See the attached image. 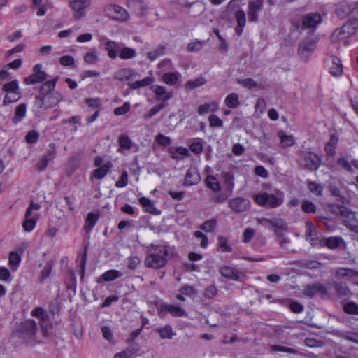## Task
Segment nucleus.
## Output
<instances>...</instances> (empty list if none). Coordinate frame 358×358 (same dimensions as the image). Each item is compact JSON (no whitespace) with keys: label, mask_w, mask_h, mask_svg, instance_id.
I'll return each mask as SVG.
<instances>
[{"label":"nucleus","mask_w":358,"mask_h":358,"mask_svg":"<svg viewBox=\"0 0 358 358\" xmlns=\"http://www.w3.org/2000/svg\"><path fill=\"white\" fill-rule=\"evenodd\" d=\"M139 203L143 208L145 212L154 215L159 213L154 204L149 199L142 196L139 199Z\"/></svg>","instance_id":"nucleus-32"},{"label":"nucleus","mask_w":358,"mask_h":358,"mask_svg":"<svg viewBox=\"0 0 358 358\" xmlns=\"http://www.w3.org/2000/svg\"><path fill=\"white\" fill-rule=\"evenodd\" d=\"M333 287L337 293L339 298H343L348 296L350 293V290L348 287L343 282H334L333 283Z\"/></svg>","instance_id":"nucleus-33"},{"label":"nucleus","mask_w":358,"mask_h":358,"mask_svg":"<svg viewBox=\"0 0 358 358\" xmlns=\"http://www.w3.org/2000/svg\"><path fill=\"white\" fill-rule=\"evenodd\" d=\"M217 108V103L216 102L213 101L208 103L200 105L198 107L197 112L199 115H204L210 112L216 111Z\"/></svg>","instance_id":"nucleus-41"},{"label":"nucleus","mask_w":358,"mask_h":358,"mask_svg":"<svg viewBox=\"0 0 358 358\" xmlns=\"http://www.w3.org/2000/svg\"><path fill=\"white\" fill-rule=\"evenodd\" d=\"M180 76L178 73L168 72L162 76V80L167 85H174L179 80Z\"/></svg>","instance_id":"nucleus-40"},{"label":"nucleus","mask_w":358,"mask_h":358,"mask_svg":"<svg viewBox=\"0 0 358 358\" xmlns=\"http://www.w3.org/2000/svg\"><path fill=\"white\" fill-rule=\"evenodd\" d=\"M167 103H161L152 107L147 114L145 115V118H150L158 113L161 110L166 107Z\"/></svg>","instance_id":"nucleus-60"},{"label":"nucleus","mask_w":358,"mask_h":358,"mask_svg":"<svg viewBox=\"0 0 358 358\" xmlns=\"http://www.w3.org/2000/svg\"><path fill=\"white\" fill-rule=\"evenodd\" d=\"M38 136V133L36 131L31 130L25 136L26 142L29 144L35 143L37 142Z\"/></svg>","instance_id":"nucleus-64"},{"label":"nucleus","mask_w":358,"mask_h":358,"mask_svg":"<svg viewBox=\"0 0 358 358\" xmlns=\"http://www.w3.org/2000/svg\"><path fill=\"white\" fill-rule=\"evenodd\" d=\"M136 52L134 48L124 47L120 52V57L122 59H129L136 57Z\"/></svg>","instance_id":"nucleus-45"},{"label":"nucleus","mask_w":358,"mask_h":358,"mask_svg":"<svg viewBox=\"0 0 358 358\" xmlns=\"http://www.w3.org/2000/svg\"><path fill=\"white\" fill-rule=\"evenodd\" d=\"M203 45V41L196 40L194 42L189 43L187 46V50L188 52H196L199 51Z\"/></svg>","instance_id":"nucleus-63"},{"label":"nucleus","mask_w":358,"mask_h":358,"mask_svg":"<svg viewBox=\"0 0 358 358\" xmlns=\"http://www.w3.org/2000/svg\"><path fill=\"white\" fill-rule=\"evenodd\" d=\"M263 8V1H252L248 3V16L250 22H257L259 20L258 13Z\"/></svg>","instance_id":"nucleus-16"},{"label":"nucleus","mask_w":358,"mask_h":358,"mask_svg":"<svg viewBox=\"0 0 358 358\" xmlns=\"http://www.w3.org/2000/svg\"><path fill=\"white\" fill-rule=\"evenodd\" d=\"M229 206L236 213H242L250 209V201L243 197H235L229 200Z\"/></svg>","instance_id":"nucleus-13"},{"label":"nucleus","mask_w":358,"mask_h":358,"mask_svg":"<svg viewBox=\"0 0 358 358\" xmlns=\"http://www.w3.org/2000/svg\"><path fill=\"white\" fill-rule=\"evenodd\" d=\"M111 167L112 164L108 162V163L94 169L92 173V176L96 179L101 180L107 175Z\"/></svg>","instance_id":"nucleus-28"},{"label":"nucleus","mask_w":358,"mask_h":358,"mask_svg":"<svg viewBox=\"0 0 358 358\" xmlns=\"http://www.w3.org/2000/svg\"><path fill=\"white\" fill-rule=\"evenodd\" d=\"M341 237H334L331 236L324 240L322 239L320 241V245L327 246L328 248L331 250H334L338 248L341 244Z\"/></svg>","instance_id":"nucleus-29"},{"label":"nucleus","mask_w":358,"mask_h":358,"mask_svg":"<svg viewBox=\"0 0 358 358\" xmlns=\"http://www.w3.org/2000/svg\"><path fill=\"white\" fill-rule=\"evenodd\" d=\"M303 162L306 169L310 171H315L321 165L322 159L317 154L309 152L304 155Z\"/></svg>","instance_id":"nucleus-14"},{"label":"nucleus","mask_w":358,"mask_h":358,"mask_svg":"<svg viewBox=\"0 0 358 358\" xmlns=\"http://www.w3.org/2000/svg\"><path fill=\"white\" fill-rule=\"evenodd\" d=\"M165 53V48L163 45H160L153 51H150L148 53V58L151 60H155L160 56H162Z\"/></svg>","instance_id":"nucleus-52"},{"label":"nucleus","mask_w":358,"mask_h":358,"mask_svg":"<svg viewBox=\"0 0 358 358\" xmlns=\"http://www.w3.org/2000/svg\"><path fill=\"white\" fill-rule=\"evenodd\" d=\"M105 50L110 59H115L118 56L119 44L113 41H107L105 45Z\"/></svg>","instance_id":"nucleus-27"},{"label":"nucleus","mask_w":358,"mask_h":358,"mask_svg":"<svg viewBox=\"0 0 358 358\" xmlns=\"http://www.w3.org/2000/svg\"><path fill=\"white\" fill-rule=\"evenodd\" d=\"M118 142L120 146L126 150H129L132 147V141L127 135L122 134L120 136Z\"/></svg>","instance_id":"nucleus-57"},{"label":"nucleus","mask_w":358,"mask_h":358,"mask_svg":"<svg viewBox=\"0 0 358 358\" xmlns=\"http://www.w3.org/2000/svg\"><path fill=\"white\" fill-rule=\"evenodd\" d=\"M322 22V18L320 13L317 12L310 13L301 17V24L297 22L294 26L297 29H308L309 32L313 33Z\"/></svg>","instance_id":"nucleus-5"},{"label":"nucleus","mask_w":358,"mask_h":358,"mask_svg":"<svg viewBox=\"0 0 358 358\" xmlns=\"http://www.w3.org/2000/svg\"><path fill=\"white\" fill-rule=\"evenodd\" d=\"M255 201L261 206L268 208H275L283 203L284 199L282 193L273 194L266 192H262L255 196Z\"/></svg>","instance_id":"nucleus-3"},{"label":"nucleus","mask_w":358,"mask_h":358,"mask_svg":"<svg viewBox=\"0 0 358 358\" xmlns=\"http://www.w3.org/2000/svg\"><path fill=\"white\" fill-rule=\"evenodd\" d=\"M153 83V78L150 76H147L141 80H137L129 84V87L131 90H136L140 87H143L146 86L150 85Z\"/></svg>","instance_id":"nucleus-42"},{"label":"nucleus","mask_w":358,"mask_h":358,"mask_svg":"<svg viewBox=\"0 0 358 358\" xmlns=\"http://www.w3.org/2000/svg\"><path fill=\"white\" fill-rule=\"evenodd\" d=\"M18 88V81L17 80H13L11 82L5 84L3 87V90L6 93H9L19 92Z\"/></svg>","instance_id":"nucleus-59"},{"label":"nucleus","mask_w":358,"mask_h":358,"mask_svg":"<svg viewBox=\"0 0 358 358\" xmlns=\"http://www.w3.org/2000/svg\"><path fill=\"white\" fill-rule=\"evenodd\" d=\"M301 210L306 213H315L317 208L312 201L304 200L301 203Z\"/></svg>","instance_id":"nucleus-54"},{"label":"nucleus","mask_w":358,"mask_h":358,"mask_svg":"<svg viewBox=\"0 0 358 358\" xmlns=\"http://www.w3.org/2000/svg\"><path fill=\"white\" fill-rule=\"evenodd\" d=\"M122 276V273L115 269H110L103 273L101 276L97 279L98 283L103 282H110Z\"/></svg>","instance_id":"nucleus-24"},{"label":"nucleus","mask_w":358,"mask_h":358,"mask_svg":"<svg viewBox=\"0 0 358 358\" xmlns=\"http://www.w3.org/2000/svg\"><path fill=\"white\" fill-rule=\"evenodd\" d=\"M225 104L227 106L231 108H237L240 102L238 101V94L236 93H231L225 99Z\"/></svg>","instance_id":"nucleus-44"},{"label":"nucleus","mask_w":358,"mask_h":358,"mask_svg":"<svg viewBox=\"0 0 358 358\" xmlns=\"http://www.w3.org/2000/svg\"><path fill=\"white\" fill-rule=\"evenodd\" d=\"M307 187L310 192L317 196H322L324 190V186L322 184L314 181L308 180L306 182Z\"/></svg>","instance_id":"nucleus-37"},{"label":"nucleus","mask_w":358,"mask_h":358,"mask_svg":"<svg viewBox=\"0 0 358 358\" xmlns=\"http://www.w3.org/2000/svg\"><path fill=\"white\" fill-rule=\"evenodd\" d=\"M306 238L309 241L310 243L316 246L320 245V241L321 240L317 236V231L315 228V226L310 221H307L306 222Z\"/></svg>","instance_id":"nucleus-19"},{"label":"nucleus","mask_w":358,"mask_h":358,"mask_svg":"<svg viewBox=\"0 0 358 358\" xmlns=\"http://www.w3.org/2000/svg\"><path fill=\"white\" fill-rule=\"evenodd\" d=\"M51 331V338H58L63 334L64 330L63 324L60 322H55V325L51 324L50 327Z\"/></svg>","instance_id":"nucleus-48"},{"label":"nucleus","mask_w":358,"mask_h":358,"mask_svg":"<svg viewBox=\"0 0 358 358\" xmlns=\"http://www.w3.org/2000/svg\"><path fill=\"white\" fill-rule=\"evenodd\" d=\"M18 331L24 340V343L29 346L34 348L36 344L43 343L35 339L38 331V325L33 319H29L22 322L18 327Z\"/></svg>","instance_id":"nucleus-2"},{"label":"nucleus","mask_w":358,"mask_h":358,"mask_svg":"<svg viewBox=\"0 0 358 358\" xmlns=\"http://www.w3.org/2000/svg\"><path fill=\"white\" fill-rule=\"evenodd\" d=\"M201 181V176L198 169L194 166L189 167L185 174V186H192L198 184Z\"/></svg>","instance_id":"nucleus-18"},{"label":"nucleus","mask_w":358,"mask_h":358,"mask_svg":"<svg viewBox=\"0 0 358 358\" xmlns=\"http://www.w3.org/2000/svg\"><path fill=\"white\" fill-rule=\"evenodd\" d=\"M301 267L308 269H317L320 267L321 264L316 260H302L299 262Z\"/></svg>","instance_id":"nucleus-51"},{"label":"nucleus","mask_w":358,"mask_h":358,"mask_svg":"<svg viewBox=\"0 0 358 358\" xmlns=\"http://www.w3.org/2000/svg\"><path fill=\"white\" fill-rule=\"evenodd\" d=\"M358 27V17L352 16L348 22L344 24L341 28L336 29L331 34L333 39H340L348 38L354 34Z\"/></svg>","instance_id":"nucleus-6"},{"label":"nucleus","mask_w":358,"mask_h":358,"mask_svg":"<svg viewBox=\"0 0 358 358\" xmlns=\"http://www.w3.org/2000/svg\"><path fill=\"white\" fill-rule=\"evenodd\" d=\"M317 39L306 38L299 45L298 52L301 58L304 61H308L311 53L315 50Z\"/></svg>","instance_id":"nucleus-8"},{"label":"nucleus","mask_w":358,"mask_h":358,"mask_svg":"<svg viewBox=\"0 0 358 358\" xmlns=\"http://www.w3.org/2000/svg\"><path fill=\"white\" fill-rule=\"evenodd\" d=\"M152 90L155 94V100L157 101H162V103H166L168 100L173 96V92L172 91L167 92L164 86H152Z\"/></svg>","instance_id":"nucleus-20"},{"label":"nucleus","mask_w":358,"mask_h":358,"mask_svg":"<svg viewBox=\"0 0 358 358\" xmlns=\"http://www.w3.org/2000/svg\"><path fill=\"white\" fill-rule=\"evenodd\" d=\"M47 96L48 104L45 105L44 103L43 109H48L49 108L56 106L63 100V95L58 91L53 92Z\"/></svg>","instance_id":"nucleus-25"},{"label":"nucleus","mask_w":358,"mask_h":358,"mask_svg":"<svg viewBox=\"0 0 358 358\" xmlns=\"http://www.w3.org/2000/svg\"><path fill=\"white\" fill-rule=\"evenodd\" d=\"M206 185L208 188L210 189L213 192H219L221 190V185L217 180V178L212 175H209L206 177Z\"/></svg>","instance_id":"nucleus-36"},{"label":"nucleus","mask_w":358,"mask_h":358,"mask_svg":"<svg viewBox=\"0 0 358 358\" xmlns=\"http://www.w3.org/2000/svg\"><path fill=\"white\" fill-rule=\"evenodd\" d=\"M208 120L211 127H222L223 126L222 120L215 114L210 115Z\"/></svg>","instance_id":"nucleus-62"},{"label":"nucleus","mask_w":358,"mask_h":358,"mask_svg":"<svg viewBox=\"0 0 358 358\" xmlns=\"http://www.w3.org/2000/svg\"><path fill=\"white\" fill-rule=\"evenodd\" d=\"M27 106L25 103L18 105L15 110V115L12 118L13 122L16 124L19 123L26 115Z\"/></svg>","instance_id":"nucleus-34"},{"label":"nucleus","mask_w":358,"mask_h":358,"mask_svg":"<svg viewBox=\"0 0 358 358\" xmlns=\"http://www.w3.org/2000/svg\"><path fill=\"white\" fill-rule=\"evenodd\" d=\"M341 215L343 217L344 225L351 229L350 224H355L356 223L355 213L349 210L347 208H343L341 210Z\"/></svg>","instance_id":"nucleus-23"},{"label":"nucleus","mask_w":358,"mask_h":358,"mask_svg":"<svg viewBox=\"0 0 358 358\" xmlns=\"http://www.w3.org/2000/svg\"><path fill=\"white\" fill-rule=\"evenodd\" d=\"M159 310L161 313L164 315L169 313L176 317H182L187 315L185 310L178 305L162 303Z\"/></svg>","instance_id":"nucleus-17"},{"label":"nucleus","mask_w":358,"mask_h":358,"mask_svg":"<svg viewBox=\"0 0 358 358\" xmlns=\"http://www.w3.org/2000/svg\"><path fill=\"white\" fill-rule=\"evenodd\" d=\"M155 141L159 145L164 147L168 146L171 143V139L162 134L156 136Z\"/></svg>","instance_id":"nucleus-61"},{"label":"nucleus","mask_w":358,"mask_h":358,"mask_svg":"<svg viewBox=\"0 0 358 358\" xmlns=\"http://www.w3.org/2000/svg\"><path fill=\"white\" fill-rule=\"evenodd\" d=\"M336 15L341 19L345 18L348 16L358 15V2L355 4H341L337 6Z\"/></svg>","instance_id":"nucleus-12"},{"label":"nucleus","mask_w":358,"mask_h":358,"mask_svg":"<svg viewBox=\"0 0 358 358\" xmlns=\"http://www.w3.org/2000/svg\"><path fill=\"white\" fill-rule=\"evenodd\" d=\"M36 224V220L34 217H32L31 218H25L22 222V228L24 231L30 232L35 228Z\"/></svg>","instance_id":"nucleus-55"},{"label":"nucleus","mask_w":358,"mask_h":358,"mask_svg":"<svg viewBox=\"0 0 358 358\" xmlns=\"http://www.w3.org/2000/svg\"><path fill=\"white\" fill-rule=\"evenodd\" d=\"M224 184L227 187V191L229 192V194H232L233 189L234 187V176L231 172H223L221 175Z\"/></svg>","instance_id":"nucleus-35"},{"label":"nucleus","mask_w":358,"mask_h":358,"mask_svg":"<svg viewBox=\"0 0 358 358\" xmlns=\"http://www.w3.org/2000/svg\"><path fill=\"white\" fill-rule=\"evenodd\" d=\"M236 20L237 22L238 27L239 28H243L246 23L245 13L243 10H238L235 13Z\"/></svg>","instance_id":"nucleus-58"},{"label":"nucleus","mask_w":358,"mask_h":358,"mask_svg":"<svg viewBox=\"0 0 358 358\" xmlns=\"http://www.w3.org/2000/svg\"><path fill=\"white\" fill-rule=\"evenodd\" d=\"M98 219H99L98 214H96L95 213H92V212L89 213L85 219V223L83 227L84 230L87 233H90L92 231V229H93V227H94V225L96 224V223L97 222Z\"/></svg>","instance_id":"nucleus-30"},{"label":"nucleus","mask_w":358,"mask_h":358,"mask_svg":"<svg viewBox=\"0 0 358 358\" xmlns=\"http://www.w3.org/2000/svg\"><path fill=\"white\" fill-rule=\"evenodd\" d=\"M278 136L280 139V145L282 148H287L294 145V139L292 135H287L283 132H279Z\"/></svg>","instance_id":"nucleus-43"},{"label":"nucleus","mask_w":358,"mask_h":358,"mask_svg":"<svg viewBox=\"0 0 358 358\" xmlns=\"http://www.w3.org/2000/svg\"><path fill=\"white\" fill-rule=\"evenodd\" d=\"M20 98V93L19 92H13L6 93L3 99V105H8L10 103L18 101Z\"/></svg>","instance_id":"nucleus-56"},{"label":"nucleus","mask_w":358,"mask_h":358,"mask_svg":"<svg viewBox=\"0 0 358 358\" xmlns=\"http://www.w3.org/2000/svg\"><path fill=\"white\" fill-rule=\"evenodd\" d=\"M31 315L33 317H36L38 319H39L40 322L39 325L41 326V324L44 325H48V322L50 321V316L46 313V311L41 307H37L34 308L31 313Z\"/></svg>","instance_id":"nucleus-22"},{"label":"nucleus","mask_w":358,"mask_h":358,"mask_svg":"<svg viewBox=\"0 0 358 358\" xmlns=\"http://www.w3.org/2000/svg\"><path fill=\"white\" fill-rule=\"evenodd\" d=\"M217 226V221L215 219L208 220L205 221L201 226L200 229L206 232H212Z\"/></svg>","instance_id":"nucleus-50"},{"label":"nucleus","mask_w":358,"mask_h":358,"mask_svg":"<svg viewBox=\"0 0 358 358\" xmlns=\"http://www.w3.org/2000/svg\"><path fill=\"white\" fill-rule=\"evenodd\" d=\"M303 294L307 297L313 298L317 294L328 295L329 292L324 285L315 283L305 286L303 289Z\"/></svg>","instance_id":"nucleus-15"},{"label":"nucleus","mask_w":358,"mask_h":358,"mask_svg":"<svg viewBox=\"0 0 358 358\" xmlns=\"http://www.w3.org/2000/svg\"><path fill=\"white\" fill-rule=\"evenodd\" d=\"M53 264L51 262H48L43 270L41 271L39 281L43 282L45 280L48 278L52 273Z\"/></svg>","instance_id":"nucleus-47"},{"label":"nucleus","mask_w":358,"mask_h":358,"mask_svg":"<svg viewBox=\"0 0 358 358\" xmlns=\"http://www.w3.org/2000/svg\"><path fill=\"white\" fill-rule=\"evenodd\" d=\"M156 331L159 334L162 339H171L173 335L172 327L170 325H166L163 328H157Z\"/></svg>","instance_id":"nucleus-46"},{"label":"nucleus","mask_w":358,"mask_h":358,"mask_svg":"<svg viewBox=\"0 0 358 358\" xmlns=\"http://www.w3.org/2000/svg\"><path fill=\"white\" fill-rule=\"evenodd\" d=\"M152 252L145 259V265L148 268L159 269L166 266L171 248L168 245L151 244Z\"/></svg>","instance_id":"nucleus-1"},{"label":"nucleus","mask_w":358,"mask_h":358,"mask_svg":"<svg viewBox=\"0 0 358 358\" xmlns=\"http://www.w3.org/2000/svg\"><path fill=\"white\" fill-rule=\"evenodd\" d=\"M258 222L268 230L273 231L274 234L279 237H283L288 229L287 223L282 218H262L258 220Z\"/></svg>","instance_id":"nucleus-4"},{"label":"nucleus","mask_w":358,"mask_h":358,"mask_svg":"<svg viewBox=\"0 0 358 358\" xmlns=\"http://www.w3.org/2000/svg\"><path fill=\"white\" fill-rule=\"evenodd\" d=\"M90 0H70L69 6L74 11V17L80 20L85 15V9L90 6Z\"/></svg>","instance_id":"nucleus-11"},{"label":"nucleus","mask_w":358,"mask_h":358,"mask_svg":"<svg viewBox=\"0 0 358 358\" xmlns=\"http://www.w3.org/2000/svg\"><path fill=\"white\" fill-rule=\"evenodd\" d=\"M139 73L131 68H124L118 70L114 75V78L119 81L130 80L139 76Z\"/></svg>","instance_id":"nucleus-21"},{"label":"nucleus","mask_w":358,"mask_h":358,"mask_svg":"<svg viewBox=\"0 0 358 358\" xmlns=\"http://www.w3.org/2000/svg\"><path fill=\"white\" fill-rule=\"evenodd\" d=\"M219 272L222 277L230 280L241 282L245 277V275L241 271L227 265L222 266Z\"/></svg>","instance_id":"nucleus-10"},{"label":"nucleus","mask_w":358,"mask_h":358,"mask_svg":"<svg viewBox=\"0 0 358 358\" xmlns=\"http://www.w3.org/2000/svg\"><path fill=\"white\" fill-rule=\"evenodd\" d=\"M217 249L222 252H231L233 250L227 238L222 236L217 237Z\"/></svg>","instance_id":"nucleus-38"},{"label":"nucleus","mask_w":358,"mask_h":358,"mask_svg":"<svg viewBox=\"0 0 358 358\" xmlns=\"http://www.w3.org/2000/svg\"><path fill=\"white\" fill-rule=\"evenodd\" d=\"M343 310L347 314L358 315V304L354 301H350L343 305Z\"/></svg>","instance_id":"nucleus-53"},{"label":"nucleus","mask_w":358,"mask_h":358,"mask_svg":"<svg viewBox=\"0 0 358 358\" xmlns=\"http://www.w3.org/2000/svg\"><path fill=\"white\" fill-rule=\"evenodd\" d=\"M105 12L109 17L119 21H126L129 18L127 11L118 5H110L105 8Z\"/></svg>","instance_id":"nucleus-9"},{"label":"nucleus","mask_w":358,"mask_h":358,"mask_svg":"<svg viewBox=\"0 0 358 358\" xmlns=\"http://www.w3.org/2000/svg\"><path fill=\"white\" fill-rule=\"evenodd\" d=\"M332 65L329 67V73L334 76H339L343 73V65L339 58L331 56Z\"/></svg>","instance_id":"nucleus-26"},{"label":"nucleus","mask_w":358,"mask_h":358,"mask_svg":"<svg viewBox=\"0 0 358 358\" xmlns=\"http://www.w3.org/2000/svg\"><path fill=\"white\" fill-rule=\"evenodd\" d=\"M59 77L57 76L52 80L43 82L38 89L40 96H36L35 99L38 102V108L42 109L44 106L45 97L55 92V87L58 82Z\"/></svg>","instance_id":"nucleus-7"},{"label":"nucleus","mask_w":358,"mask_h":358,"mask_svg":"<svg viewBox=\"0 0 358 358\" xmlns=\"http://www.w3.org/2000/svg\"><path fill=\"white\" fill-rule=\"evenodd\" d=\"M47 78L46 73H32L24 78V83L27 85H35L44 82Z\"/></svg>","instance_id":"nucleus-31"},{"label":"nucleus","mask_w":358,"mask_h":358,"mask_svg":"<svg viewBox=\"0 0 358 358\" xmlns=\"http://www.w3.org/2000/svg\"><path fill=\"white\" fill-rule=\"evenodd\" d=\"M337 275L340 277H357L358 271L349 268H341L337 271Z\"/></svg>","instance_id":"nucleus-49"},{"label":"nucleus","mask_w":358,"mask_h":358,"mask_svg":"<svg viewBox=\"0 0 358 358\" xmlns=\"http://www.w3.org/2000/svg\"><path fill=\"white\" fill-rule=\"evenodd\" d=\"M205 78L200 76L195 80H189L185 83V87L187 91L193 90L197 87H201L206 83Z\"/></svg>","instance_id":"nucleus-39"}]
</instances>
